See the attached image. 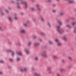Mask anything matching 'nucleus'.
<instances>
[{
	"instance_id": "obj_9",
	"label": "nucleus",
	"mask_w": 76,
	"mask_h": 76,
	"mask_svg": "<svg viewBox=\"0 0 76 76\" xmlns=\"http://www.w3.org/2000/svg\"><path fill=\"white\" fill-rule=\"evenodd\" d=\"M40 55L41 56H42V57H45V58L47 57V56L46 55H44L42 53L40 54Z\"/></svg>"
},
{
	"instance_id": "obj_46",
	"label": "nucleus",
	"mask_w": 76,
	"mask_h": 76,
	"mask_svg": "<svg viewBox=\"0 0 76 76\" xmlns=\"http://www.w3.org/2000/svg\"><path fill=\"white\" fill-rule=\"evenodd\" d=\"M6 12L7 13H8V12H9V11H8L7 10L6 11Z\"/></svg>"
},
{
	"instance_id": "obj_54",
	"label": "nucleus",
	"mask_w": 76,
	"mask_h": 76,
	"mask_svg": "<svg viewBox=\"0 0 76 76\" xmlns=\"http://www.w3.org/2000/svg\"><path fill=\"white\" fill-rule=\"evenodd\" d=\"M22 15H23V13H22Z\"/></svg>"
},
{
	"instance_id": "obj_5",
	"label": "nucleus",
	"mask_w": 76,
	"mask_h": 76,
	"mask_svg": "<svg viewBox=\"0 0 76 76\" xmlns=\"http://www.w3.org/2000/svg\"><path fill=\"white\" fill-rule=\"evenodd\" d=\"M19 1V0H16V2H17V5L18 9H20V6H19L20 4L18 2Z\"/></svg>"
},
{
	"instance_id": "obj_27",
	"label": "nucleus",
	"mask_w": 76,
	"mask_h": 76,
	"mask_svg": "<svg viewBox=\"0 0 76 76\" xmlns=\"http://www.w3.org/2000/svg\"><path fill=\"white\" fill-rule=\"evenodd\" d=\"M49 43H50V44H53V42L51 41H49Z\"/></svg>"
},
{
	"instance_id": "obj_18",
	"label": "nucleus",
	"mask_w": 76,
	"mask_h": 76,
	"mask_svg": "<svg viewBox=\"0 0 76 76\" xmlns=\"http://www.w3.org/2000/svg\"><path fill=\"white\" fill-rule=\"evenodd\" d=\"M60 15H61V16H63V15H64V13L63 12H60Z\"/></svg>"
},
{
	"instance_id": "obj_7",
	"label": "nucleus",
	"mask_w": 76,
	"mask_h": 76,
	"mask_svg": "<svg viewBox=\"0 0 76 76\" xmlns=\"http://www.w3.org/2000/svg\"><path fill=\"white\" fill-rule=\"evenodd\" d=\"M37 7L38 11H41V8H39V6L38 4H37Z\"/></svg>"
},
{
	"instance_id": "obj_13",
	"label": "nucleus",
	"mask_w": 76,
	"mask_h": 76,
	"mask_svg": "<svg viewBox=\"0 0 76 76\" xmlns=\"http://www.w3.org/2000/svg\"><path fill=\"white\" fill-rule=\"evenodd\" d=\"M63 39L65 41H66L67 40V38H66V36H64L63 38Z\"/></svg>"
},
{
	"instance_id": "obj_29",
	"label": "nucleus",
	"mask_w": 76,
	"mask_h": 76,
	"mask_svg": "<svg viewBox=\"0 0 76 76\" xmlns=\"http://www.w3.org/2000/svg\"><path fill=\"white\" fill-rule=\"evenodd\" d=\"M4 61H2V60H0V63H4Z\"/></svg>"
},
{
	"instance_id": "obj_22",
	"label": "nucleus",
	"mask_w": 76,
	"mask_h": 76,
	"mask_svg": "<svg viewBox=\"0 0 76 76\" xmlns=\"http://www.w3.org/2000/svg\"><path fill=\"white\" fill-rule=\"evenodd\" d=\"M40 34L42 35H45V33H43V32H41Z\"/></svg>"
},
{
	"instance_id": "obj_14",
	"label": "nucleus",
	"mask_w": 76,
	"mask_h": 76,
	"mask_svg": "<svg viewBox=\"0 0 76 76\" xmlns=\"http://www.w3.org/2000/svg\"><path fill=\"white\" fill-rule=\"evenodd\" d=\"M66 26L67 27V28H71L72 27L69 25H66Z\"/></svg>"
},
{
	"instance_id": "obj_49",
	"label": "nucleus",
	"mask_w": 76,
	"mask_h": 76,
	"mask_svg": "<svg viewBox=\"0 0 76 76\" xmlns=\"http://www.w3.org/2000/svg\"><path fill=\"white\" fill-rule=\"evenodd\" d=\"M66 22H69V20H66Z\"/></svg>"
},
{
	"instance_id": "obj_1",
	"label": "nucleus",
	"mask_w": 76,
	"mask_h": 76,
	"mask_svg": "<svg viewBox=\"0 0 76 76\" xmlns=\"http://www.w3.org/2000/svg\"><path fill=\"white\" fill-rule=\"evenodd\" d=\"M60 26H59L57 27V31L59 32V34H62L63 32H64V31L63 30L62 31H60Z\"/></svg>"
},
{
	"instance_id": "obj_47",
	"label": "nucleus",
	"mask_w": 76,
	"mask_h": 76,
	"mask_svg": "<svg viewBox=\"0 0 76 76\" xmlns=\"http://www.w3.org/2000/svg\"><path fill=\"white\" fill-rule=\"evenodd\" d=\"M16 15H17V14H15V16H16Z\"/></svg>"
},
{
	"instance_id": "obj_6",
	"label": "nucleus",
	"mask_w": 76,
	"mask_h": 76,
	"mask_svg": "<svg viewBox=\"0 0 76 76\" xmlns=\"http://www.w3.org/2000/svg\"><path fill=\"white\" fill-rule=\"evenodd\" d=\"M20 33L25 34V33H26V30H25V29H22L20 30Z\"/></svg>"
},
{
	"instance_id": "obj_11",
	"label": "nucleus",
	"mask_w": 76,
	"mask_h": 76,
	"mask_svg": "<svg viewBox=\"0 0 76 76\" xmlns=\"http://www.w3.org/2000/svg\"><path fill=\"white\" fill-rule=\"evenodd\" d=\"M40 44V43L39 42L37 43H35L34 44V46H37V45H39Z\"/></svg>"
},
{
	"instance_id": "obj_45",
	"label": "nucleus",
	"mask_w": 76,
	"mask_h": 76,
	"mask_svg": "<svg viewBox=\"0 0 76 76\" xmlns=\"http://www.w3.org/2000/svg\"><path fill=\"white\" fill-rule=\"evenodd\" d=\"M1 15H4V13H1Z\"/></svg>"
},
{
	"instance_id": "obj_51",
	"label": "nucleus",
	"mask_w": 76,
	"mask_h": 76,
	"mask_svg": "<svg viewBox=\"0 0 76 76\" xmlns=\"http://www.w3.org/2000/svg\"><path fill=\"white\" fill-rule=\"evenodd\" d=\"M56 1H59V0H56Z\"/></svg>"
},
{
	"instance_id": "obj_42",
	"label": "nucleus",
	"mask_w": 76,
	"mask_h": 76,
	"mask_svg": "<svg viewBox=\"0 0 76 76\" xmlns=\"http://www.w3.org/2000/svg\"><path fill=\"white\" fill-rule=\"evenodd\" d=\"M17 60H18L19 61V60H20V58H17Z\"/></svg>"
},
{
	"instance_id": "obj_44",
	"label": "nucleus",
	"mask_w": 76,
	"mask_h": 76,
	"mask_svg": "<svg viewBox=\"0 0 76 76\" xmlns=\"http://www.w3.org/2000/svg\"><path fill=\"white\" fill-rule=\"evenodd\" d=\"M71 19H72V20H73L74 19H75V18H71Z\"/></svg>"
},
{
	"instance_id": "obj_31",
	"label": "nucleus",
	"mask_w": 76,
	"mask_h": 76,
	"mask_svg": "<svg viewBox=\"0 0 76 76\" xmlns=\"http://www.w3.org/2000/svg\"><path fill=\"white\" fill-rule=\"evenodd\" d=\"M10 61H13V59H10Z\"/></svg>"
},
{
	"instance_id": "obj_40",
	"label": "nucleus",
	"mask_w": 76,
	"mask_h": 76,
	"mask_svg": "<svg viewBox=\"0 0 76 76\" xmlns=\"http://www.w3.org/2000/svg\"><path fill=\"white\" fill-rule=\"evenodd\" d=\"M25 71H26V70H27V69H26V68H25L24 69Z\"/></svg>"
},
{
	"instance_id": "obj_35",
	"label": "nucleus",
	"mask_w": 76,
	"mask_h": 76,
	"mask_svg": "<svg viewBox=\"0 0 76 76\" xmlns=\"http://www.w3.org/2000/svg\"><path fill=\"white\" fill-rule=\"evenodd\" d=\"M56 76H60V74H56Z\"/></svg>"
},
{
	"instance_id": "obj_8",
	"label": "nucleus",
	"mask_w": 76,
	"mask_h": 76,
	"mask_svg": "<svg viewBox=\"0 0 76 76\" xmlns=\"http://www.w3.org/2000/svg\"><path fill=\"white\" fill-rule=\"evenodd\" d=\"M16 54L17 55L19 56H22V53L21 52H17Z\"/></svg>"
},
{
	"instance_id": "obj_33",
	"label": "nucleus",
	"mask_w": 76,
	"mask_h": 76,
	"mask_svg": "<svg viewBox=\"0 0 76 76\" xmlns=\"http://www.w3.org/2000/svg\"><path fill=\"white\" fill-rule=\"evenodd\" d=\"M48 24L49 26L50 27V26H51V25H50V23H48Z\"/></svg>"
},
{
	"instance_id": "obj_19",
	"label": "nucleus",
	"mask_w": 76,
	"mask_h": 76,
	"mask_svg": "<svg viewBox=\"0 0 76 76\" xmlns=\"http://www.w3.org/2000/svg\"><path fill=\"white\" fill-rule=\"evenodd\" d=\"M9 20L10 21V22H12V19L10 17L9 18Z\"/></svg>"
},
{
	"instance_id": "obj_26",
	"label": "nucleus",
	"mask_w": 76,
	"mask_h": 76,
	"mask_svg": "<svg viewBox=\"0 0 76 76\" xmlns=\"http://www.w3.org/2000/svg\"><path fill=\"white\" fill-rule=\"evenodd\" d=\"M35 60H36L37 61L38 60V57H36L35 58Z\"/></svg>"
},
{
	"instance_id": "obj_15",
	"label": "nucleus",
	"mask_w": 76,
	"mask_h": 76,
	"mask_svg": "<svg viewBox=\"0 0 76 76\" xmlns=\"http://www.w3.org/2000/svg\"><path fill=\"white\" fill-rule=\"evenodd\" d=\"M60 71L61 72H64V71H65V70L64 69H60Z\"/></svg>"
},
{
	"instance_id": "obj_48",
	"label": "nucleus",
	"mask_w": 76,
	"mask_h": 76,
	"mask_svg": "<svg viewBox=\"0 0 76 76\" xmlns=\"http://www.w3.org/2000/svg\"><path fill=\"white\" fill-rule=\"evenodd\" d=\"M1 74H2V72H0V75H1Z\"/></svg>"
},
{
	"instance_id": "obj_24",
	"label": "nucleus",
	"mask_w": 76,
	"mask_h": 76,
	"mask_svg": "<svg viewBox=\"0 0 76 76\" xmlns=\"http://www.w3.org/2000/svg\"><path fill=\"white\" fill-rule=\"evenodd\" d=\"M31 44H32V42H29L28 44V46H30L31 45Z\"/></svg>"
},
{
	"instance_id": "obj_23",
	"label": "nucleus",
	"mask_w": 76,
	"mask_h": 76,
	"mask_svg": "<svg viewBox=\"0 0 76 76\" xmlns=\"http://www.w3.org/2000/svg\"><path fill=\"white\" fill-rule=\"evenodd\" d=\"M52 12H53V13H56V10H53Z\"/></svg>"
},
{
	"instance_id": "obj_53",
	"label": "nucleus",
	"mask_w": 76,
	"mask_h": 76,
	"mask_svg": "<svg viewBox=\"0 0 76 76\" xmlns=\"http://www.w3.org/2000/svg\"><path fill=\"white\" fill-rule=\"evenodd\" d=\"M9 9H10V8H9Z\"/></svg>"
},
{
	"instance_id": "obj_2",
	"label": "nucleus",
	"mask_w": 76,
	"mask_h": 76,
	"mask_svg": "<svg viewBox=\"0 0 76 76\" xmlns=\"http://www.w3.org/2000/svg\"><path fill=\"white\" fill-rule=\"evenodd\" d=\"M20 2L21 4H24V3H25L26 4H25L26 8H27L28 7V5L27 4V3H28V2L24 1H21Z\"/></svg>"
},
{
	"instance_id": "obj_34",
	"label": "nucleus",
	"mask_w": 76,
	"mask_h": 76,
	"mask_svg": "<svg viewBox=\"0 0 76 76\" xmlns=\"http://www.w3.org/2000/svg\"><path fill=\"white\" fill-rule=\"evenodd\" d=\"M15 20H17V19H18V18L16 17H15Z\"/></svg>"
},
{
	"instance_id": "obj_20",
	"label": "nucleus",
	"mask_w": 76,
	"mask_h": 76,
	"mask_svg": "<svg viewBox=\"0 0 76 76\" xmlns=\"http://www.w3.org/2000/svg\"><path fill=\"white\" fill-rule=\"evenodd\" d=\"M12 56H13L15 54V52L13 51H12Z\"/></svg>"
},
{
	"instance_id": "obj_25",
	"label": "nucleus",
	"mask_w": 76,
	"mask_h": 76,
	"mask_svg": "<svg viewBox=\"0 0 76 76\" xmlns=\"http://www.w3.org/2000/svg\"><path fill=\"white\" fill-rule=\"evenodd\" d=\"M48 2H49V3L50 2H51L52 1V0H47Z\"/></svg>"
},
{
	"instance_id": "obj_39",
	"label": "nucleus",
	"mask_w": 76,
	"mask_h": 76,
	"mask_svg": "<svg viewBox=\"0 0 76 76\" xmlns=\"http://www.w3.org/2000/svg\"><path fill=\"white\" fill-rule=\"evenodd\" d=\"M21 72H23V69H21Z\"/></svg>"
},
{
	"instance_id": "obj_41",
	"label": "nucleus",
	"mask_w": 76,
	"mask_h": 76,
	"mask_svg": "<svg viewBox=\"0 0 76 76\" xmlns=\"http://www.w3.org/2000/svg\"><path fill=\"white\" fill-rule=\"evenodd\" d=\"M53 7H55V6H56V4H53Z\"/></svg>"
},
{
	"instance_id": "obj_32",
	"label": "nucleus",
	"mask_w": 76,
	"mask_h": 76,
	"mask_svg": "<svg viewBox=\"0 0 76 76\" xmlns=\"http://www.w3.org/2000/svg\"><path fill=\"white\" fill-rule=\"evenodd\" d=\"M41 20L43 22H44V19L41 18Z\"/></svg>"
},
{
	"instance_id": "obj_50",
	"label": "nucleus",
	"mask_w": 76,
	"mask_h": 76,
	"mask_svg": "<svg viewBox=\"0 0 76 76\" xmlns=\"http://www.w3.org/2000/svg\"><path fill=\"white\" fill-rule=\"evenodd\" d=\"M40 41H42V39H40Z\"/></svg>"
},
{
	"instance_id": "obj_30",
	"label": "nucleus",
	"mask_w": 76,
	"mask_h": 76,
	"mask_svg": "<svg viewBox=\"0 0 76 76\" xmlns=\"http://www.w3.org/2000/svg\"><path fill=\"white\" fill-rule=\"evenodd\" d=\"M23 26H24L25 27H26V26H27V25H26V24H23Z\"/></svg>"
},
{
	"instance_id": "obj_55",
	"label": "nucleus",
	"mask_w": 76,
	"mask_h": 76,
	"mask_svg": "<svg viewBox=\"0 0 76 76\" xmlns=\"http://www.w3.org/2000/svg\"><path fill=\"white\" fill-rule=\"evenodd\" d=\"M0 29H1V27H0Z\"/></svg>"
},
{
	"instance_id": "obj_36",
	"label": "nucleus",
	"mask_w": 76,
	"mask_h": 76,
	"mask_svg": "<svg viewBox=\"0 0 76 76\" xmlns=\"http://www.w3.org/2000/svg\"><path fill=\"white\" fill-rule=\"evenodd\" d=\"M53 58H57V56H53Z\"/></svg>"
},
{
	"instance_id": "obj_10",
	"label": "nucleus",
	"mask_w": 76,
	"mask_h": 76,
	"mask_svg": "<svg viewBox=\"0 0 76 76\" xmlns=\"http://www.w3.org/2000/svg\"><path fill=\"white\" fill-rule=\"evenodd\" d=\"M25 51H26V54H29V51L28 50V49H25Z\"/></svg>"
},
{
	"instance_id": "obj_21",
	"label": "nucleus",
	"mask_w": 76,
	"mask_h": 76,
	"mask_svg": "<svg viewBox=\"0 0 76 76\" xmlns=\"http://www.w3.org/2000/svg\"><path fill=\"white\" fill-rule=\"evenodd\" d=\"M74 32L76 34V27L74 28Z\"/></svg>"
},
{
	"instance_id": "obj_52",
	"label": "nucleus",
	"mask_w": 76,
	"mask_h": 76,
	"mask_svg": "<svg viewBox=\"0 0 76 76\" xmlns=\"http://www.w3.org/2000/svg\"><path fill=\"white\" fill-rule=\"evenodd\" d=\"M64 60H62V62H64Z\"/></svg>"
},
{
	"instance_id": "obj_16",
	"label": "nucleus",
	"mask_w": 76,
	"mask_h": 76,
	"mask_svg": "<svg viewBox=\"0 0 76 76\" xmlns=\"http://www.w3.org/2000/svg\"><path fill=\"white\" fill-rule=\"evenodd\" d=\"M68 58L69 60H72V58L70 56L68 57Z\"/></svg>"
},
{
	"instance_id": "obj_12",
	"label": "nucleus",
	"mask_w": 76,
	"mask_h": 76,
	"mask_svg": "<svg viewBox=\"0 0 76 76\" xmlns=\"http://www.w3.org/2000/svg\"><path fill=\"white\" fill-rule=\"evenodd\" d=\"M34 75L36 76H40V75L39 74H38L37 73V72H35L34 73Z\"/></svg>"
},
{
	"instance_id": "obj_4",
	"label": "nucleus",
	"mask_w": 76,
	"mask_h": 76,
	"mask_svg": "<svg viewBox=\"0 0 76 76\" xmlns=\"http://www.w3.org/2000/svg\"><path fill=\"white\" fill-rule=\"evenodd\" d=\"M46 71L49 73H51V68L48 67L47 68Z\"/></svg>"
},
{
	"instance_id": "obj_43",
	"label": "nucleus",
	"mask_w": 76,
	"mask_h": 76,
	"mask_svg": "<svg viewBox=\"0 0 76 76\" xmlns=\"http://www.w3.org/2000/svg\"><path fill=\"white\" fill-rule=\"evenodd\" d=\"M29 21H27L26 23H29Z\"/></svg>"
},
{
	"instance_id": "obj_37",
	"label": "nucleus",
	"mask_w": 76,
	"mask_h": 76,
	"mask_svg": "<svg viewBox=\"0 0 76 76\" xmlns=\"http://www.w3.org/2000/svg\"><path fill=\"white\" fill-rule=\"evenodd\" d=\"M10 51H12V50H7V52H10Z\"/></svg>"
},
{
	"instance_id": "obj_17",
	"label": "nucleus",
	"mask_w": 76,
	"mask_h": 76,
	"mask_svg": "<svg viewBox=\"0 0 76 76\" xmlns=\"http://www.w3.org/2000/svg\"><path fill=\"white\" fill-rule=\"evenodd\" d=\"M58 23H59L60 25H62L63 24L62 23H61V22H60V21L59 20L58 21Z\"/></svg>"
},
{
	"instance_id": "obj_3",
	"label": "nucleus",
	"mask_w": 76,
	"mask_h": 76,
	"mask_svg": "<svg viewBox=\"0 0 76 76\" xmlns=\"http://www.w3.org/2000/svg\"><path fill=\"white\" fill-rule=\"evenodd\" d=\"M55 41L57 43V45L58 46H60L61 45V43L60 42L59 40L57 39H55Z\"/></svg>"
},
{
	"instance_id": "obj_28",
	"label": "nucleus",
	"mask_w": 76,
	"mask_h": 76,
	"mask_svg": "<svg viewBox=\"0 0 76 76\" xmlns=\"http://www.w3.org/2000/svg\"><path fill=\"white\" fill-rule=\"evenodd\" d=\"M31 10H35V9L34 8L32 7L31 8Z\"/></svg>"
},
{
	"instance_id": "obj_38",
	"label": "nucleus",
	"mask_w": 76,
	"mask_h": 76,
	"mask_svg": "<svg viewBox=\"0 0 76 76\" xmlns=\"http://www.w3.org/2000/svg\"><path fill=\"white\" fill-rule=\"evenodd\" d=\"M34 38H35V39L37 38V36H35L34 37Z\"/></svg>"
}]
</instances>
